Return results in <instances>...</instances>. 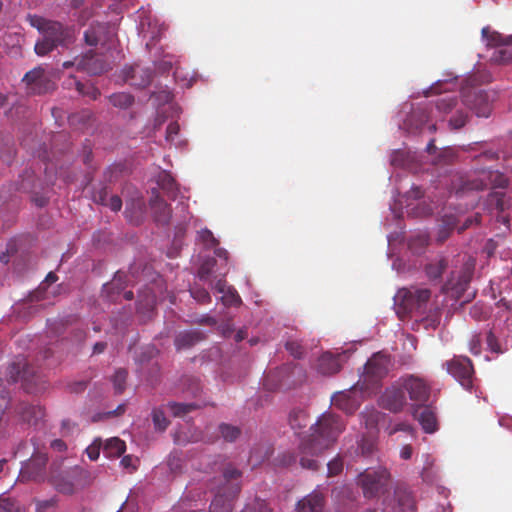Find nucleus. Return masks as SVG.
I'll return each instance as SVG.
<instances>
[{
    "label": "nucleus",
    "mask_w": 512,
    "mask_h": 512,
    "mask_svg": "<svg viewBox=\"0 0 512 512\" xmlns=\"http://www.w3.org/2000/svg\"><path fill=\"white\" fill-rule=\"evenodd\" d=\"M344 429L345 423L340 416L324 413L311 426L312 433L301 440L297 455L292 456L286 464L299 461L302 468L317 471L320 465L315 457L332 446Z\"/></svg>",
    "instance_id": "1"
},
{
    "label": "nucleus",
    "mask_w": 512,
    "mask_h": 512,
    "mask_svg": "<svg viewBox=\"0 0 512 512\" xmlns=\"http://www.w3.org/2000/svg\"><path fill=\"white\" fill-rule=\"evenodd\" d=\"M242 472L233 464L224 466L221 478L217 485L211 486L214 492V498L210 505L209 512H231L232 502L241 491ZM186 502L182 500L175 512H206L202 509H184Z\"/></svg>",
    "instance_id": "2"
},
{
    "label": "nucleus",
    "mask_w": 512,
    "mask_h": 512,
    "mask_svg": "<svg viewBox=\"0 0 512 512\" xmlns=\"http://www.w3.org/2000/svg\"><path fill=\"white\" fill-rule=\"evenodd\" d=\"M94 479L95 476L91 471L76 465L66 470L52 472L49 481L59 493L72 495L90 486Z\"/></svg>",
    "instance_id": "3"
},
{
    "label": "nucleus",
    "mask_w": 512,
    "mask_h": 512,
    "mask_svg": "<svg viewBox=\"0 0 512 512\" xmlns=\"http://www.w3.org/2000/svg\"><path fill=\"white\" fill-rule=\"evenodd\" d=\"M475 270V260L463 256L456 260L442 291L455 299H461L467 292Z\"/></svg>",
    "instance_id": "4"
},
{
    "label": "nucleus",
    "mask_w": 512,
    "mask_h": 512,
    "mask_svg": "<svg viewBox=\"0 0 512 512\" xmlns=\"http://www.w3.org/2000/svg\"><path fill=\"white\" fill-rule=\"evenodd\" d=\"M431 298V290L419 286L401 288L394 296L395 305L404 313L419 312L425 313L428 302Z\"/></svg>",
    "instance_id": "5"
},
{
    "label": "nucleus",
    "mask_w": 512,
    "mask_h": 512,
    "mask_svg": "<svg viewBox=\"0 0 512 512\" xmlns=\"http://www.w3.org/2000/svg\"><path fill=\"white\" fill-rule=\"evenodd\" d=\"M459 186L456 187V193L468 191H480L488 186V182L494 188H505L508 185V178L499 171H483L481 175H469L458 177Z\"/></svg>",
    "instance_id": "6"
},
{
    "label": "nucleus",
    "mask_w": 512,
    "mask_h": 512,
    "mask_svg": "<svg viewBox=\"0 0 512 512\" xmlns=\"http://www.w3.org/2000/svg\"><path fill=\"white\" fill-rule=\"evenodd\" d=\"M390 479V472L385 467L368 468L358 475L357 483L364 497L371 499L386 491Z\"/></svg>",
    "instance_id": "7"
},
{
    "label": "nucleus",
    "mask_w": 512,
    "mask_h": 512,
    "mask_svg": "<svg viewBox=\"0 0 512 512\" xmlns=\"http://www.w3.org/2000/svg\"><path fill=\"white\" fill-rule=\"evenodd\" d=\"M402 387L405 389L407 399L411 401V408H421L429 401L431 386L427 381L415 375L401 377Z\"/></svg>",
    "instance_id": "8"
},
{
    "label": "nucleus",
    "mask_w": 512,
    "mask_h": 512,
    "mask_svg": "<svg viewBox=\"0 0 512 512\" xmlns=\"http://www.w3.org/2000/svg\"><path fill=\"white\" fill-rule=\"evenodd\" d=\"M461 96L463 104L474 111L478 117H489L491 103L487 92L477 86L465 85L462 87Z\"/></svg>",
    "instance_id": "9"
},
{
    "label": "nucleus",
    "mask_w": 512,
    "mask_h": 512,
    "mask_svg": "<svg viewBox=\"0 0 512 512\" xmlns=\"http://www.w3.org/2000/svg\"><path fill=\"white\" fill-rule=\"evenodd\" d=\"M390 359L388 356L377 353L374 354L365 364L363 378V387L372 388L388 374Z\"/></svg>",
    "instance_id": "10"
},
{
    "label": "nucleus",
    "mask_w": 512,
    "mask_h": 512,
    "mask_svg": "<svg viewBox=\"0 0 512 512\" xmlns=\"http://www.w3.org/2000/svg\"><path fill=\"white\" fill-rule=\"evenodd\" d=\"M447 372L452 375L462 387L467 390L473 387L474 368L471 360L466 356H454L445 362Z\"/></svg>",
    "instance_id": "11"
},
{
    "label": "nucleus",
    "mask_w": 512,
    "mask_h": 512,
    "mask_svg": "<svg viewBox=\"0 0 512 512\" xmlns=\"http://www.w3.org/2000/svg\"><path fill=\"white\" fill-rule=\"evenodd\" d=\"M407 404L405 389L402 387L401 378L386 388L379 399V405L392 413L403 411Z\"/></svg>",
    "instance_id": "12"
},
{
    "label": "nucleus",
    "mask_w": 512,
    "mask_h": 512,
    "mask_svg": "<svg viewBox=\"0 0 512 512\" xmlns=\"http://www.w3.org/2000/svg\"><path fill=\"white\" fill-rule=\"evenodd\" d=\"M48 457L34 447V452L21 467L19 478L21 481H39L43 479Z\"/></svg>",
    "instance_id": "13"
},
{
    "label": "nucleus",
    "mask_w": 512,
    "mask_h": 512,
    "mask_svg": "<svg viewBox=\"0 0 512 512\" xmlns=\"http://www.w3.org/2000/svg\"><path fill=\"white\" fill-rule=\"evenodd\" d=\"M115 36L114 26L109 23L92 24L84 33L85 42L90 46L101 45L110 48Z\"/></svg>",
    "instance_id": "14"
},
{
    "label": "nucleus",
    "mask_w": 512,
    "mask_h": 512,
    "mask_svg": "<svg viewBox=\"0 0 512 512\" xmlns=\"http://www.w3.org/2000/svg\"><path fill=\"white\" fill-rule=\"evenodd\" d=\"M22 81L26 84L28 93L31 94H43L54 88V83L42 67L28 71Z\"/></svg>",
    "instance_id": "15"
},
{
    "label": "nucleus",
    "mask_w": 512,
    "mask_h": 512,
    "mask_svg": "<svg viewBox=\"0 0 512 512\" xmlns=\"http://www.w3.org/2000/svg\"><path fill=\"white\" fill-rule=\"evenodd\" d=\"M152 78V70L148 67H142L139 64L124 69V79L131 86L145 88L151 83Z\"/></svg>",
    "instance_id": "16"
},
{
    "label": "nucleus",
    "mask_w": 512,
    "mask_h": 512,
    "mask_svg": "<svg viewBox=\"0 0 512 512\" xmlns=\"http://www.w3.org/2000/svg\"><path fill=\"white\" fill-rule=\"evenodd\" d=\"M156 284L147 286L139 292L137 300V312L143 317L150 318L157 303V296L154 290Z\"/></svg>",
    "instance_id": "17"
},
{
    "label": "nucleus",
    "mask_w": 512,
    "mask_h": 512,
    "mask_svg": "<svg viewBox=\"0 0 512 512\" xmlns=\"http://www.w3.org/2000/svg\"><path fill=\"white\" fill-rule=\"evenodd\" d=\"M332 404L346 414H353L360 406V400L356 397V390H348L335 393Z\"/></svg>",
    "instance_id": "18"
},
{
    "label": "nucleus",
    "mask_w": 512,
    "mask_h": 512,
    "mask_svg": "<svg viewBox=\"0 0 512 512\" xmlns=\"http://www.w3.org/2000/svg\"><path fill=\"white\" fill-rule=\"evenodd\" d=\"M77 65L79 68L92 75H99L111 69L109 61L104 57H98L92 53L86 54Z\"/></svg>",
    "instance_id": "19"
},
{
    "label": "nucleus",
    "mask_w": 512,
    "mask_h": 512,
    "mask_svg": "<svg viewBox=\"0 0 512 512\" xmlns=\"http://www.w3.org/2000/svg\"><path fill=\"white\" fill-rule=\"evenodd\" d=\"M412 415L418 420L426 433H433L437 430V418L433 408L424 404L421 408L412 409Z\"/></svg>",
    "instance_id": "20"
},
{
    "label": "nucleus",
    "mask_w": 512,
    "mask_h": 512,
    "mask_svg": "<svg viewBox=\"0 0 512 512\" xmlns=\"http://www.w3.org/2000/svg\"><path fill=\"white\" fill-rule=\"evenodd\" d=\"M150 207L155 221L160 225H168L172 216V209L158 194L150 199Z\"/></svg>",
    "instance_id": "21"
},
{
    "label": "nucleus",
    "mask_w": 512,
    "mask_h": 512,
    "mask_svg": "<svg viewBox=\"0 0 512 512\" xmlns=\"http://www.w3.org/2000/svg\"><path fill=\"white\" fill-rule=\"evenodd\" d=\"M205 339V334L199 330L180 332L174 341L177 350L188 349Z\"/></svg>",
    "instance_id": "22"
},
{
    "label": "nucleus",
    "mask_w": 512,
    "mask_h": 512,
    "mask_svg": "<svg viewBox=\"0 0 512 512\" xmlns=\"http://www.w3.org/2000/svg\"><path fill=\"white\" fill-rule=\"evenodd\" d=\"M324 496L314 491L298 503L299 512H324Z\"/></svg>",
    "instance_id": "23"
},
{
    "label": "nucleus",
    "mask_w": 512,
    "mask_h": 512,
    "mask_svg": "<svg viewBox=\"0 0 512 512\" xmlns=\"http://www.w3.org/2000/svg\"><path fill=\"white\" fill-rule=\"evenodd\" d=\"M126 278L127 275L121 272H117L111 281V283L105 284L103 287V292L107 294V297L110 301L116 302L118 301V297L120 293L126 287Z\"/></svg>",
    "instance_id": "24"
},
{
    "label": "nucleus",
    "mask_w": 512,
    "mask_h": 512,
    "mask_svg": "<svg viewBox=\"0 0 512 512\" xmlns=\"http://www.w3.org/2000/svg\"><path fill=\"white\" fill-rule=\"evenodd\" d=\"M317 367L319 372L323 375H333L341 369L340 357L334 356L329 352L324 353L318 359Z\"/></svg>",
    "instance_id": "25"
},
{
    "label": "nucleus",
    "mask_w": 512,
    "mask_h": 512,
    "mask_svg": "<svg viewBox=\"0 0 512 512\" xmlns=\"http://www.w3.org/2000/svg\"><path fill=\"white\" fill-rule=\"evenodd\" d=\"M42 36L47 40L53 42L57 47L63 45L67 37V32L63 25L56 21H51L50 24L43 31Z\"/></svg>",
    "instance_id": "26"
},
{
    "label": "nucleus",
    "mask_w": 512,
    "mask_h": 512,
    "mask_svg": "<svg viewBox=\"0 0 512 512\" xmlns=\"http://www.w3.org/2000/svg\"><path fill=\"white\" fill-rule=\"evenodd\" d=\"M18 413L21 419L28 424H37L45 415L42 407L24 403L19 406Z\"/></svg>",
    "instance_id": "27"
},
{
    "label": "nucleus",
    "mask_w": 512,
    "mask_h": 512,
    "mask_svg": "<svg viewBox=\"0 0 512 512\" xmlns=\"http://www.w3.org/2000/svg\"><path fill=\"white\" fill-rule=\"evenodd\" d=\"M449 266L450 262L447 258L438 257L425 266V273L430 280H438Z\"/></svg>",
    "instance_id": "28"
},
{
    "label": "nucleus",
    "mask_w": 512,
    "mask_h": 512,
    "mask_svg": "<svg viewBox=\"0 0 512 512\" xmlns=\"http://www.w3.org/2000/svg\"><path fill=\"white\" fill-rule=\"evenodd\" d=\"M64 84L70 88L74 86L79 94L83 96H88L93 100H96L100 96V91L98 88L93 86L92 84H85L77 80L75 77L71 76L67 79Z\"/></svg>",
    "instance_id": "29"
},
{
    "label": "nucleus",
    "mask_w": 512,
    "mask_h": 512,
    "mask_svg": "<svg viewBox=\"0 0 512 512\" xmlns=\"http://www.w3.org/2000/svg\"><path fill=\"white\" fill-rule=\"evenodd\" d=\"M125 450V442L118 437L106 440L103 447V453L107 458H118L125 452Z\"/></svg>",
    "instance_id": "30"
},
{
    "label": "nucleus",
    "mask_w": 512,
    "mask_h": 512,
    "mask_svg": "<svg viewBox=\"0 0 512 512\" xmlns=\"http://www.w3.org/2000/svg\"><path fill=\"white\" fill-rule=\"evenodd\" d=\"M158 184L166 193L167 197L175 200L178 194V188L175 179L167 172H162L159 175Z\"/></svg>",
    "instance_id": "31"
},
{
    "label": "nucleus",
    "mask_w": 512,
    "mask_h": 512,
    "mask_svg": "<svg viewBox=\"0 0 512 512\" xmlns=\"http://www.w3.org/2000/svg\"><path fill=\"white\" fill-rule=\"evenodd\" d=\"M490 203L492 205H495L496 209L498 210L501 215L498 216V220L501 221L504 225H509V218L507 216L502 215V213L507 208V202L505 200V193L503 192H494L490 195Z\"/></svg>",
    "instance_id": "32"
},
{
    "label": "nucleus",
    "mask_w": 512,
    "mask_h": 512,
    "mask_svg": "<svg viewBox=\"0 0 512 512\" xmlns=\"http://www.w3.org/2000/svg\"><path fill=\"white\" fill-rule=\"evenodd\" d=\"M456 228V219L453 216H445L438 229L437 241L443 243L446 241L451 232Z\"/></svg>",
    "instance_id": "33"
},
{
    "label": "nucleus",
    "mask_w": 512,
    "mask_h": 512,
    "mask_svg": "<svg viewBox=\"0 0 512 512\" xmlns=\"http://www.w3.org/2000/svg\"><path fill=\"white\" fill-rule=\"evenodd\" d=\"M28 367L22 366L21 363H12L8 367L9 381L15 383L19 380L28 381Z\"/></svg>",
    "instance_id": "34"
},
{
    "label": "nucleus",
    "mask_w": 512,
    "mask_h": 512,
    "mask_svg": "<svg viewBox=\"0 0 512 512\" xmlns=\"http://www.w3.org/2000/svg\"><path fill=\"white\" fill-rule=\"evenodd\" d=\"M111 104L115 107L126 109L134 102V97L125 92L115 93L109 97Z\"/></svg>",
    "instance_id": "35"
},
{
    "label": "nucleus",
    "mask_w": 512,
    "mask_h": 512,
    "mask_svg": "<svg viewBox=\"0 0 512 512\" xmlns=\"http://www.w3.org/2000/svg\"><path fill=\"white\" fill-rule=\"evenodd\" d=\"M168 408L175 417H182L191 411L195 410L198 406L194 403H177L169 402Z\"/></svg>",
    "instance_id": "36"
},
{
    "label": "nucleus",
    "mask_w": 512,
    "mask_h": 512,
    "mask_svg": "<svg viewBox=\"0 0 512 512\" xmlns=\"http://www.w3.org/2000/svg\"><path fill=\"white\" fill-rule=\"evenodd\" d=\"M221 436L228 442L235 441L241 434V430L237 426L222 423L219 425Z\"/></svg>",
    "instance_id": "37"
},
{
    "label": "nucleus",
    "mask_w": 512,
    "mask_h": 512,
    "mask_svg": "<svg viewBox=\"0 0 512 512\" xmlns=\"http://www.w3.org/2000/svg\"><path fill=\"white\" fill-rule=\"evenodd\" d=\"M152 420L155 429L159 431H164L169 425V420L165 417V414L162 409L154 408L152 411Z\"/></svg>",
    "instance_id": "38"
},
{
    "label": "nucleus",
    "mask_w": 512,
    "mask_h": 512,
    "mask_svg": "<svg viewBox=\"0 0 512 512\" xmlns=\"http://www.w3.org/2000/svg\"><path fill=\"white\" fill-rule=\"evenodd\" d=\"M456 105V98L452 95H445L436 101V109L439 112L448 113Z\"/></svg>",
    "instance_id": "39"
},
{
    "label": "nucleus",
    "mask_w": 512,
    "mask_h": 512,
    "mask_svg": "<svg viewBox=\"0 0 512 512\" xmlns=\"http://www.w3.org/2000/svg\"><path fill=\"white\" fill-rule=\"evenodd\" d=\"M57 46L53 44V42L47 40L43 36L37 40L34 51L38 56H45L51 51H53Z\"/></svg>",
    "instance_id": "40"
},
{
    "label": "nucleus",
    "mask_w": 512,
    "mask_h": 512,
    "mask_svg": "<svg viewBox=\"0 0 512 512\" xmlns=\"http://www.w3.org/2000/svg\"><path fill=\"white\" fill-rule=\"evenodd\" d=\"M280 371H270L264 378L263 385L269 391L277 390L281 387L279 379Z\"/></svg>",
    "instance_id": "41"
},
{
    "label": "nucleus",
    "mask_w": 512,
    "mask_h": 512,
    "mask_svg": "<svg viewBox=\"0 0 512 512\" xmlns=\"http://www.w3.org/2000/svg\"><path fill=\"white\" fill-rule=\"evenodd\" d=\"M127 376L128 372L123 368L116 370L114 373L112 381L117 393H122L125 390Z\"/></svg>",
    "instance_id": "42"
},
{
    "label": "nucleus",
    "mask_w": 512,
    "mask_h": 512,
    "mask_svg": "<svg viewBox=\"0 0 512 512\" xmlns=\"http://www.w3.org/2000/svg\"><path fill=\"white\" fill-rule=\"evenodd\" d=\"M0 512H25L17 501L9 497H0Z\"/></svg>",
    "instance_id": "43"
},
{
    "label": "nucleus",
    "mask_w": 512,
    "mask_h": 512,
    "mask_svg": "<svg viewBox=\"0 0 512 512\" xmlns=\"http://www.w3.org/2000/svg\"><path fill=\"white\" fill-rule=\"evenodd\" d=\"M198 238L207 248H215L218 246L219 241L215 238L213 233L205 228L198 232Z\"/></svg>",
    "instance_id": "44"
},
{
    "label": "nucleus",
    "mask_w": 512,
    "mask_h": 512,
    "mask_svg": "<svg viewBox=\"0 0 512 512\" xmlns=\"http://www.w3.org/2000/svg\"><path fill=\"white\" fill-rule=\"evenodd\" d=\"M492 59L498 63L506 64L512 61V47H503L496 50Z\"/></svg>",
    "instance_id": "45"
},
{
    "label": "nucleus",
    "mask_w": 512,
    "mask_h": 512,
    "mask_svg": "<svg viewBox=\"0 0 512 512\" xmlns=\"http://www.w3.org/2000/svg\"><path fill=\"white\" fill-rule=\"evenodd\" d=\"M190 294L200 304H206L211 301V296L205 288L194 287L190 289Z\"/></svg>",
    "instance_id": "46"
},
{
    "label": "nucleus",
    "mask_w": 512,
    "mask_h": 512,
    "mask_svg": "<svg viewBox=\"0 0 512 512\" xmlns=\"http://www.w3.org/2000/svg\"><path fill=\"white\" fill-rule=\"evenodd\" d=\"M396 497L398 499L399 505L402 511H414V501L412 496L409 493H396Z\"/></svg>",
    "instance_id": "47"
},
{
    "label": "nucleus",
    "mask_w": 512,
    "mask_h": 512,
    "mask_svg": "<svg viewBox=\"0 0 512 512\" xmlns=\"http://www.w3.org/2000/svg\"><path fill=\"white\" fill-rule=\"evenodd\" d=\"M222 296V301L225 305L236 306L241 303V298L234 288H228Z\"/></svg>",
    "instance_id": "48"
},
{
    "label": "nucleus",
    "mask_w": 512,
    "mask_h": 512,
    "mask_svg": "<svg viewBox=\"0 0 512 512\" xmlns=\"http://www.w3.org/2000/svg\"><path fill=\"white\" fill-rule=\"evenodd\" d=\"M306 415L303 411L293 412L289 416V423L293 429L306 426Z\"/></svg>",
    "instance_id": "49"
},
{
    "label": "nucleus",
    "mask_w": 512,
    "mask_h": 512,
    "mask_svg": "<svg viewBox=\"0 0 512 512\" xmlns=\"http://www.w3.org/2000/svg\"><path fill=\"white\" fill-rule=\"evenodd\" d=\"M375 448L374 442L366 437H363L358 444V451L362 456H369L373 453Z\"/></svg>",
    "instance_id": "50"
},
{
    "label": "nucleus",
    "mask_w": 512,
    "mask_h": 512,
    "mask_svg": "<svg viewBox=\"0 0 512 512\" xmlns=\"http://www.w3.org/2000/svg\"><path fill=\"white\" fill-rule=\"evenodd\" d=\"M328 477L339 475L343 470V461L341 458L336 457L327 463Z\"/></svg>",
    "instance_id": "51"
},
{
    "label": "nucleus",
    "mask_w": 512,
    "mask_h": 512,
    "mask_svg": "<svg viewBox=\"0 0 512 512\" xmlns=\"http://www.w3.org/2000/svg\"><path fill=\"white\" fill-rule=\"evenodd\" d=\"M168 466L172 473H181L183 467L182 459L176 454H170L168 458Z\"/></svg>",
    "instance_id": "52"
},
{
    "label": "nucleus",
    "mask_w": 512,
    "mask_h": 512,
    "mask_svg": "<svg viewBox=\"0 0 512 512\" xmlns=\"http://www.w3.org/2000/svg\"><path fill=\"white\" fill-rule=\"evenodd\" d=\"M467 120L468 115L466 113L458 112L450 119L449 124L453 129H460L465 126Z\"/></svg>",
    "instance_id": "53"
},
{
    "label": "nucleus",
    "mask_w": 512,
    "mask_h": 512,
    "mask_svg": "<svg viewBox=\"0 0 512 512\" xmlns=\"http://www.w3.org/2000/svg\"><path fill=\"white\" fill-rule=\"evenodd\" d=\"M400 431L413 435L414 428L407 422H400L389 428L388 434L392 436Z\"/></svg>",
    "instance_id": "54"
},
{
    "label": "nucleus",
    "mask_w": 512,
    "mask_h": 512,
    "mask_svg": "<svg viewBox=\"0 0 512 512\" xmlns=\"http://www.w3.org/2000/svg\"><path fill=\"white\" fill-rule=\"evenodd\" d=\"M487 345L489 349L494 353H503V349L501 348L497 337L495 336L494 332L490 330L487 334L486 338Z\"/></svg>",
    "instance_id": "55"
},
{
    "label": "nucleus",
    "mask_w": 512,
    "mask_h": 512,
    "mask_svg": "<svg viewBox=\"0 0 512 512\" xmlns=\"http://www.w3.org/2000/svg\"><path fill=\"white\" fill-rule=\"evenodd\" d=\"M469 314L473 319L481 321L486 319L488 312L484 309L483 305L475 304L470 308Z\"/></svg>",
    "instance_id": "56"
},
{
    "label": "nucleus",
    "mask_w": 512,
    "mask_h": 512,
    "mask_svg": "<svg viewBox=\"0 0 512 512\" xmlns=\"http://www.w3.org/2000/svg\"><path fill=\"white\" fill-rule=\"evenodd\" d=\"M265 501L255 499L253 502L247 504L241 512H265Z\"/></svg>",
    "instance_id": "57"
},
{
    "label": "nucleus",
    "mask_w": 512,
    "mask_h": 512,
    "mask_svg": "<svg viewBox=\"0 0 512 512\" xmlns=\"http://www.w3.org/2000/svg\"><path fill=\"white\" fill-rule=\"evenodd\" d=\"M101 446L102 441L97 439L89 447H87L86 452L90 460L95 461L98 459Z\"/></svg>",
    "instance_id": "58"
},
{
    "label": "nucleus",
    "mask_w": 512,
    "mask_h": 512,
    "mask_svg": "<svg viewBox=\"0 0 512 512\" xmlns=\"http://www.w3.org/2000/svg\"><path fill=\"white\" fill-rule=\"evenodd\" d=\"M29 20H30V24L37 28L38 31L42 34L43 31L46 29V27L48 26V24L51 23L50 20H46L42 17H38V16H29Z\"/></svg>",
    "instance_id": "59"
},
{
    "label": "nucleus",
    "mask_w": 512,
    "mask_h": 512,
    "mask_svg": "<svg viewBox=\"0 0 512 512\" xmlns=\"http://www.w3.org/2000/svg\"><path fill=\"white\" fill-rule=\"evenodd\" d=\"M469 350L473 355L481 353V337L480 334H473L469 341Z\"/></svg>",
    "instance_id": "60"
},
{
    "label": "nucleus",
    "mask_w": 512,
    "mask_h": 512,
    "mask_svg": "<svg viewBox=\"0 0 512 512\" xmlns=\"http://www.w3.org/2000/svg\"><path fill=\"white\" fill-rule=\"evenodd\" d=\"M285 347L295 358H300L303 355V347L296 341H288Z\"/></svg>",
    "instance_id": "61"
},
{
    "label": "nucleus",
    "mask_w": 512,
    "mask_h": 512,
    "mask_svg": "<svg viewBox=\"0 0 512 512\" xmlns=\"http://www.w3.org/2000/svg\"><path fill=\"white\" fill-rule=\"evenodd\" d=\"M58 499L56 497H52L50 499L37 501V512H44L48 508L55 507L57 505Z\"/></svg>",
    "instance_id": "62"
},
{
    "label": "nucleus",
    "mask_w": 512,
    "mask_h": 512,
    "mask_svg": "<svg viewBox=\"0 0 512 512\" xmlns=\"http://www.w3.org/2000/svg\"><path fill=\"white\" fill-rule=\"evenodd\" d=\"M179 130V124L177 122H171L166 129V139L168 141H173L175 137L178 135Z\"/></svg>",
    "instance_id": "63"
},
{
    "label": "nucleus",
    "mask_w": 512,
    "mask_h": 512,
    "mask_svg": "<svg viewBox=\"0 0 512 512\" xmlns=\"http://www.w3.org/2000/svg\"><path fill=\"white\" fill-rule=\"evenodd\" d=\"M105 206H108L110 207V209L112 211H119L122 207V200L119 196L117 195H111L108 199V201H106V204Z\"/></svg>",
    "instance_id": "64"
}]
</instances>
